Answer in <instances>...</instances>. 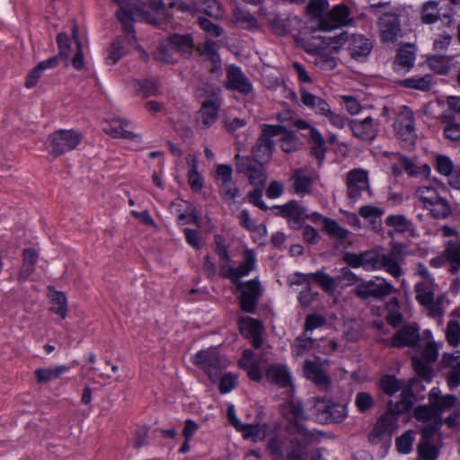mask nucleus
<instances>
[{
	"label": "nucleus",
	"mask_w": 460,
	"mask_h": 460,
	"mask_svg": "<svg viewBox=\"0 0 460 460\" xmlns=\"http://www.w3.org/2000/svg\"><path fill=\"white\" fill-rule=\"evenodd\" d=\"M433 75L426 74L422 76H412L399 82V85L408 89L429 92L434 84Z\"/></svg>",
	"instance_id": "4c0bfd02"
},
{
	"label": "nucleus",
	"mask_w": 460,
	"mask_h": 460,
	"mask_svg": "<svg viewBox=\"0 0 460 460\" xmlns=\"http://www.w3.org/2000/svg\"><path fill=\"white\" fill-rule=\"evenodd\" d=\"M49 290L52 291L50 295L51 302L57 305V307H52L51 311L60 315L62 319H65L67 313V301L66 295L63 292L56 291L52 287H49Z\"/></svg>",
	"instance_id": "5fc2aeb1"
},
{
	"label": "nucleus",
	"mask_w": 460,
	"mask_h": 460,
	"mask_svg": "<svg viewBox=\"0 0 460 460\" xmlns=\"http://www.w3.org/2000/svg\"><path fill=\"white\" fill-rule=\"evenodd\" d=\"M240 291V307L242 311L249 314L256 312L260 298L263 295V289L258 279L249 281H241L235 286Z\"/></svg>",
	"instance_id": "9d476101"
},
{
	"label": "nucleus",
	"mask_w": 460,
	"mask_h": 460,
	"mask_svg": "<svg viewBox=\"0 0 460 460\" xmlns=\"http://www.w3.org/2000/svg\"><path fill=\"white\" fill-rule=\"evenodd\" d=\"M167 42L180 53L182 57L190 58L195 49L193 37L191 34H171L167 38Z\"/></svg>",
	"instance_id": "a878e982"
},
{
	"label": "nucleus",
	"mask_w": 460,
	"mask_h": 460,
	"mask_svg": "<svg viewBox=\"0 0 460 460\" xmlns=\"http://www.w3.org/2000/svg\"><path fill=\"white\" fill-rule=\"evenodd\" d=\"M267 424H243L238 431L242 432L243 438L253 441L262 440L266 437Z\"/></svg>",
	"instance_id": "49530a36"
},
{
	"label": "nucleus",
	"mask_w": 460,
	"mask_h": 460,
	"mask_svg": "<svg viewBox=\"0 0 460 460\" xmlns=\"http://www.w3.org/2000/svg\"><path fill=\"white\" fill-rule=\"evenodd\" d=\"M436 434H429L426 438L421 435L418 444V455L422 460H437L439 455V447L433 440Z\"/></svg>",
	"instance_id": "7c9ffc66"
},
{
	"label": "nucleus",
	"mask_w": 460,
	"mask_h": 460,
	"mask_svg": "<svg viewBox=\"0 0 460 460\" xmlns=\"http://www.w3.org/2000/svg\"><path fill=\"white\" fill-rule=\"evenodd\" d=\"M48 149L54 158L74 150L82 141V135L73 129H59L49 137Z\"/></svg>",
	"instance_id": "39448f33"
},
{
	"label": "nucleus",
	"mask_w": 460,
	"mask_h": 460,
	"mask_svg": "<svg viewBox=\"0 0 460 460\" xmlns=\"http://www.w3.org/2000/svg\"><path fill=\"white\" fill-rule=\"evenodd\" d=\"M385 224L399 234H404L412 227L411 221L404 215H390L386 217Z\"/></svg>",
	"instance_id": "864d4df0"
},
{
	"label": "nucleus",
	"mask_w": 460,
	"mask_h": 460,
	"mask_svg": "<svg viewBox=\"0 0 460 460\" xmlns=\"http://www.w3.org/2000/svg\"><path fill=\"white\" fill-rule=\"evenodd\" d=\"M314 64L322 70L330 71L336 67V58L326 52H315Z\"/></svg>",
	"instance_id": "774afa93"
},
{
	"label": "nucleus",
	"mask_w": 460,
	"mask_h": 460,
	"mask_svg": "<svg viewBox=\"0 0 460 460\" xmlns=\"http://www.w3.org/2000/svg\"><path fill=\"white\" fill-rule=\"evenodd\" d=\"M305 376L307 379L314 382L316 385L328 388L331 384L329 376L323 368V365L319 362V358L314 361L306 360L304 366Z\"/></svg>",
	"instance_id": "393cba45"
},
{
	"label": "nucleus",
	"mask_w": 460,
	"mask_h": 460,
	"mask_svg": "<svg viewBox=\"0 0 460 460\" xmlns=\"http://www.w3.org/2000/svg\"><path fill=\"white\" fill-rule=\"evenodd\" d=\"M226 358L214 349L200 350L194 358V363L201 366L213 383L218 381L222 369L226 367Z\"/></svg>",
	"instance_id": "ddd939ff"
},
{
	"label": "nucleus",
	"mask_w": 460,
	"mask_h": 460,
	"mask_svg": "<svg viewBox=\"0 0 460 460\" xmlns=\"http://www.w3.org/2000/svg\"><path fill=\"white\" fill-rule=\"evenodd\" d=\"M402 391H408L409 394H411L410 399L413 405L414 402L424 398V394L422 393L425 391V386L423 385L421 379L420 380L418 378H411L406 382V385ZM402 394H400V399L402 398Z\"/></svg>",
	"instance_id": "3c124183"
},
{
	"label": "nucleus",
	"mask_w": 460,
	"mask_h": 460,
	"mask_svg": "<svg viewBox=\"0 0 460 460\" xmlns=\"http://www.w3.org/2000/svg\"><path fill=\"white\" fill-rule=\"evenodd\" d=\"M385 214V209L375 205H365L358 209V215L367 220L375 231H379L381 227V217Z\"/></svg>",
	"instance_id": "c9c22d12"
},
{
	"label": "nucleus",
	"mask_w": 460,
	"mask_h": 460,
	"mask_svg": "<svg viewBox=\"0 0 460 460\" xmlns=\"http://www.w3.org/2000/svg\"><path fill=\"white\" fill-rule=\"evenodd\" d=\"M224 85L227 90L237 92L242 95L247 96L253 93L251 80L236 65H230L226 68V78Z\"/></svg>",
	"instance_id": "dca6fc26"
},
{
	"label": "nucleus",
	"mask_w": 460,
	"mask_h": 460,
	"mask_svg": "<svg viewBox=\"0 0 460 460\" xmlns=\"http://www.w3.org/2000/svg\"><path fill=\"white\" fill-rule=\"evenodd\" d=\"M426 61L429 68L436 74L447 75L450 70V59L447 56H429Z\"/></svg>",
	"instance_id": "8fccbe9b"
},
{
	"label": "nucleus",
	"mask_w": 460,
	"mask_h": 460,
	"mask_svg": "<svg viewBox=\"0 0 460 460\" xmlns=\"http://www.w3.org/2000/svg\"><path fill=\"white\" fill-rule=\"evenodd\" d=\"M349 9L345 4L335 5L329 13L327 19H321L318 30L330 31L347 23L349 16Z\"/></svg>",
	"instance_id": "4be33fe9"
},
{
	"label": "nucleus",
	"mask_w": 460,
	"mask_h": 460,
	"mask_svg": "<svg viewBox=\"0 0 460 460\" xmlns=\"http://www.w3.org/2000/svg\"><path fill=\"white\" fill-rule=\"evenodd\" d=\"M439 119L442 123H447L443 133L446 138L451 141L460 140V123L455 121V116L451 112H444L440 115Z\"/></svg>",
	"instance_id": "a19ab883"
},
{
	"label": "nucleus",
	"mask_w": 460,
	"mask_h": 460,
	"mask_svg": "<svg viewBox=\"0 0 460 460\" xmlns=\"http://www.w3.org/2000/svg\"><path fill=\"white\" fill-rule=\"evenodd\" d=\"M69 369V367L64 365L51 368H37L34 371V375L38 384H46L52 380L58 379Z\"/></svg>",
	"instance_id": "79ce46f5"
},
{
	"label": "nucleus",
	"mask_w": 460,
	"mask_h": 460,
	"mask_svg": "<svg viewBox=\"0 0 460 460\" xmlns=\"http://www.w3.org/2000/svg\"><path fill=\"white\" fill-rule=\"evenodd\" d=\"M451 366L447 375V382L448 386L453 389L460 385V361L457 357L450 356L447 359Z\"/></svg>",
	"instance_id": "052dcab7"
},
{
	"label": "nucleus",
	"mask_w": 460,
	"mask_h": 460,
	"mask_svg": "<svg viewBox=\"0 0 460 460\" xmlns=\"http://www.w3.org/2000/svg\"><path fill=\"white\" fill-rule=\"evenodd\" d=\"M379 383L380 388L388 396H393L399 391L402 394V389L406 385L405 381L398 379L393 375L383 376Z\"/></svg>",
	"instance_id": "c03bdc74"
},
{
	"label": "nucleus",
	"mask_w": 460,
	"mask_h": 460,
	"mask_svg": "<svg viewBox=\"0 0 460 460\" xmlns=\"http://www.w3.org/2000/svg\"><path fill=\"white\" fill-rule=\"evenodd\" d=\"M283 131H285L284 126L263 124L261 132L255 145L252 147V157L263 163L270 162L275 149V143L272 138L280 135Z\"/></svg>",
	"instance_id": "20e7f679"
},
{
	"label": "nucleus",
	"mask_w": 460,
	"mask_h": 460,
	"mask_svg": "<svg viewBox=\"0 0 460 460\" xmlns=\"http://www.w3.org/2000/svg\"><path fill=\"white\" fill-rule=\"evenodd\" d=\"M173 48L166 41L158 45L156 50L154 52V58L164 64H174L177 59L174 57Z\"/></svg>",
	"instance_id": "603ef678"
},
{
	"label": "nucleus",
	"mask_w": 460,
	"mask_h": 460,
	"mask_svg": "<svg viewBox=\"0 0 460 460\" xmlns=\"http://www.w3.org/2000/svg\"><path fill=\"white\" fill-rule=\"evenodd\" d=\"M281 134H283V136L281 137L280 148L283 152L289 154L298 150L299 140L294 132L285 128V131Z\"/></svg>",
	"instance_id": "69168bd1"
},
{
	"label": "nucleus",
	"mask_w": 460,
	"mask_h": 460,
	"mask_svg": "<svg viewBox=\"0 0 460 460\" xmlns=\"http://www.w3.org/2000/svg\"><path fill=\"white\" fill-rule=\"evenodd\" d=\"M383 254L376 250H367L360 253L345 252L342 261L351 268L362 267L366 270H380Z\"/></svg>",
	"instance_id": "2eb2a0df"
},
{
	"label": "nucleus",
	"mask_w": 460,
	"mask_h": 460,
	"mask_svg": "<svg viewBox=\"0 0 460 460\" xmlns=\"http://www.w3.org/2000/svg\"><path fill=\"white\" fill-rule=\"evenodd\" d=\"M381 40L385 42H395L401 34L399 15L394 13H385L379 18Z\"/></svg>",
	"instance_id": "412c9836"
},
{
	"label": "nucleus",
	"mask_w": 460,
	"mask_h": 460,
	"mask_svg": "<svg viewBox=\"0 0 460 460\" xmlns=\"http://www.w3.org/2000/svg\"><path fill=\"white\" fill-rule=\"evenodd\" d=\"M234 159L236 171L247 176L252 185H265L267 175L263 167V162L249 155L242 156L240 155H236Z\"/></svg>",
	"instance_id": "9b49d317"
},
{
	"label": "nucleus",
	"mask_w": 460,
	"mask_h": 460,
	"mask_svg": "<svg viewBox=\"0 0 460 460\" xmlns=\"http://www.w3.org/2000/svg\"><path fill=\"white\" fill-rule=\"evenodd\" d=\"M196 50L200 56H206L212 63L213 66L210 73H216L221 69V59L217 50L216 42L207 40L203 44L198 45Z\"/></svg>",
	"instance_id": "f704fd0d"
},
{
	"label": "nucleus",
	"mask_w": 460,
	"mask_h": 460,
	"mask_svg": "<svg viewBox=\"0 0 460 460\" xmlns=\"http://www.w3.org/2000/svg\"><path fill=\"white\" fill-rule=\"evenodd\" d=\"M312 402L311 415L321 424L340 423L347 417V408L344 404L319 397L313 398Z\"/></svg>",
	"instance_id": "7ed1b4c3"
},
{
	"label": "nucleus",
	"mask_w": 460,
	"mask_h": 460,
	"mask_svg": "<svg viewBox=\"0 0 460 460\" xmlns=\"http://www.w3.org/2000/svg\"><path fill=\"white\" fill-rule=\"evenodd\" d=\"M215 180L218 186V193L222 199L233 204L236 198L240 197V190L236 181L233 180V169L229 164H218L217 166Z\"/></svg>",
	"instance_id": "1a4fd4ad"
},
{
	"label": "nucleus",
	"mask_w": 460,
	"mask_h": 460,
	"mask_svg": "<svg viewBox=\"0 0 460 460\" xmlns=\"http://www.w3.org/2000/svg\"><path fill=\"white\" fill-rule=\"evenodd\" d=\"M411 365L416 375L424 382L430 383L433 378V369L427 363L423 362L418 357L411 358Z\"/></svg>",
	"instance_id": "4d7b16f0"
},
{
	"label": "nucleus",
	"mask_w": 460,
	"mask_h": 460,
	"mask_svg": "<svg viewBox=\"0 0 460 460\" xmlns=\"http://www.w3.org/2000/svg\"><path fill=\"white\" fill-rule=\"evenodd\" d=\"M416 49L413 44L405 43L398 50L393 61V69L396 73H407L414 65Z\"/></svg>",
	"instance_id": "5701e85b"
},
{
	"label": "nucleus",
	"mask_w": 460,
	"mask_h": 460,
	"mask_svg": "<svg viewBox=\"0 0 460 460\" xmlns=\"http://www.w3.org/2000/svg\"><path fill=\"white\" fill-rule=\"evenodd\" d=\"M290 181L293 182L294 191L297 195L304 196L311 192L314 179L306 174L305 168L296 169L290 177Z\"/></svg>",
	"instance_id": "c85d7f7f"
},
{
	"label": "nucleus",
	"mask_w": 460,
	"mask_h": 460,
	"mask_svg": "<svg viewBox=\"0 0 460 460\" xmlns=\"http://www.w3.org/2000/svg\"><path fill=\"white\" fill-rule=\"evenodd\" d=\"M349 127L356 138L367 144H371L379 133L378 123H375L370 116L363 119H351L349 122Z\"/></svg>",
	"instance_id": "a211bd4d"
},
{
	"label": "nucleus",
	"mask_w": 460,
	"mask_h": 460,
	"mask_svg": "<svg viewBox=\"0 0 460 460\" xmlns=\"http://www.w3.org/2000/svg\"><path fill=\"white\" fill-rule=\"evenodd\" d=\"M116 16L120 22L123 31L128 35V41H135L137 40L136 31L134 29V16L139 17L142 21L150 23L157 28L166 29V25L169 23L164 20V17H156L155 14L147 10H145L141 6L136 8H128L120 6L116 12Z\"/></svg>",
	"instance_id": "f03ea898"
},
{
	"label": "nucleus",
	"mask_w": 460,
	"mask_h": 460,
	"mask_svg": "<svg viewBox=\"0 0 460 460\" xmlns=\"http://www.w3.org/2000/svg\"><path fill=\"white\" fill-rule=\"evenodd\" d=\"M394 156L398 159L403 171L411 177L429 175L430 172V167L426 164L421 166H417L411 159L400 153H395Z\"/></svg>",
	"instance_id": "58836bf2"
},
{
	"label": "nucleus",
	"mask_w": 460,
	"mask_h": 460,
	"mask_svg": "<svg viewBox=\"0 0 460 460\" xmlns=\"http://www.w3.org/2000/svg\"><path fill=\"white\" fill-rule=\"evenodd\" d=\"M373 49L370 39L360 34H353L349 44V55L357 61H364Z\"/></svg>",
	"instance_id": "b1692460"
},
{
	"label": "nucleus",
	"mask_w": 460,
	"mask_h": 460,
	"mask_svg": "<svg viewBox=\"0 0 460 460\" xmlns=\"http://www.w3.org/2000/svg\"><path fill=\"white\" fill-rule=\"evenodd\" d=\"M238 219L240 225L250 232H262L263 234L267 233L266 226L264 225H256V223L251 218L247 209H243L239 213Z\"/></svg>",
	"instance_id": "338daca9"
},
{
	"label": "nucleus",
	"mask_w": 460,
	"mask_h": 460,
	"mask_svg": "<svg viewBox=\"0 0 460 460\" xmlns=\"http://www.w3.org/2000/svg\"><path fill=\"white\" fill-rule=\"evenodd\" d=\"M420 328L416 323L402 325L392 337V345L396 348L411 347L420 349Z\"/></svg>",
	"instance_id": "aec40b11"
},
{
	"label": "nucleus",
	"mask_w": 460,
	"mask_h": 460,
	"mask_svg": "<svg viewBox=\"0 0 460 460\" xmlns=\"http://www.w3.org/2000/svg\"><path fill=\"white\" fill-rule=\"evenodd\" d=\"M299 93L302 104L306 108L312 110L317 115L321 116L322 113H323V111L329 105L324 99L309 93L304 87L300 88Z\"/></svg>",
	"instance_id": "72a5a7b5"
},
{
	"label": "nucleus",
	"mask_w": 460,
	"mask_h": 460,
	"mask_svg": "<svg viewBox=\"0 0 460 460\" xmlns=\"http://www.w3.org/2000/svg\"><path fill=\"white\" fill-rule=\"evenodd\" d=\"M219 108L220 103L217 100L209 99L203 102L198 112L199 120L201 121L202 128H208L216 122Z\"/></svg>",
	"instance_id": "cd10ccee"
},
{
	"label": "nucleus",
	"mask_w": 460,
	"mask_h": 460,
	"mask_svg": "<svg viewBox=\"0 0 460 460\" xmlns=\"http://www.w3.org/2000/svg\"><path fill=\"white\" fill-rule=\"evenodd\" d=\"M266 378L281 387H287L291 384V376L287 367L280 364L270 365L267 368Z\"/></svg>",
	"instance_id": "c756f323"
},
{
	"label": "nucleus",
	"mask_w": 460,
	"mask_h": 460,
	"mask_svg": "<svg viewBox=\"0 0 460 460\" xmlns=\"http://www.w3.org/2000/svg\"><path fill=\"white\" fill-rule=\"evenodd\" d=\"M435 218H446L451 214V208L447 200L439 197L438 200L429 205L428 208Z\"/></svg>",
	"instance_id": "e2e57ef3"
},
{
	"label": "nucleus",
	"mask_w": 460,
	"mask_h": 460,
	"mask_svg": "<svg viewBox=\"0 0 460 460\" xmlns=\"http://www.w3.org/2000/svg\"><path fill=\"white\" fill-rule=\"evenodd\" d=\"M256 265V256L252 250H245L243 254V261L240 263V265L236 268L238 278L241 280V278L247 276L252 270L255 269Z\"/></svg>",
	"instance_id": "13d9d810"
},
{
	"label": "nucleus",
	"mask_w": 460,
	"mask_h": 460,
	"mask_svg": "<svg viewBox=\"0 0 460 460\" xmlns=\"http://www.w3.org/2000/svg\"><path fill=\"white\" fill-rule=\"evenodd\" d=\"M457 402V398L454 394L442 395L441 391L438 387H433L429 394V402L433 405L437 412L442 413L453 408Z\"/></svg>",
	"instance_id": "bb28decb"
},
{
	"label": "nucleus",
	"mask_w": 460,
	"mask_h": 460,
	"mask_svg": "<svg viewBox=\"0 0 460 460\" xmlns=\"http://www.w3.org/2000/svg\"><path fill=\"white\" fill-rule=\"evenodd\" d=\"M402 398L394 403L392 400L387 402V410L376 420L374 429L368 435L372 444H378L385 437H390L397 428L398 416L408 412L412 408L411 394L403 391Z\"/></svg>",
	"instance_id": "f257e3e1"
},
{
	"label": "nucleus",
	"mask_w": 460,
	"mask_h": 460,
	"mask_svg": "<svg viewBox=\"0 0 460 460\" xmlns=\"http://www.w3.org/2000/svg\"><path fill=\"white\" fill-rule=\"evenodd\" d=\"M126 54L121 39H116L107 49L105 62L107 65H115Z\"/></svg>",
	"instance_id": "6e6d98bb"
},
{
	"label": "nucleus",
	"mask_w": 460,
	"mask_h": 460,
	"mask_svg": "<svg viewBox=\"0 0 460 460\" xmlns=\"http://www.w3.org/2000/svg\"><path fill=\"white\" fill-rule=\"evenodd\" d=\"M394 129L402 148L411 149L415 146L417 136L414 127V115L408 107L404 106L396 117L394 122Z\"/></svg>",
	"instance_id": "423d86ee"
},
{
	"label": "nucleus",
	"mask_w": 460,
	"mask_h": 460,
	"mask_svg": "<svg viewBox=\"0 0 460 460\" xmlns=\"http://www.w3.org/2000/svg\"><path fill=\"white\" fill-rule=\"evenodd\" d=\"M275 216L288 219L289 226L294 230H299L306 217V208L302 207L297 200L292 199L284 205H276L270 208Z\"/></svg>",
	"instance_id": "4468645a"
},
{
	"label": "nucleus",
	"mask_w": 460,
	"mask_h": 460,
	"mask_svg": "<svg viewBox=\"0 0 460 460\" xmlns=\"http://www.w3.org/2000/svg\"><path fill=\"white\" fill-rule=\"evenodd\" d=\"M233 22L239 27L252 30L258 26L257 20L248 11L236 7L233 13Z\"/></svg>",
	"instance_id": "de8ad7c7"
},
{
	"label": "nucleus",
	"mask_w": 460,
	"mask_h": 460,
	"mask_svg": "<svg viewBox=\"0 0 460 460\" xmlns=\"http://www.w3.org/2000/svg\"><path fill=\"white\" fill-rule=\"evenodd\" d=\"M239 323L241 324H246L250 328L252 333V346L255 349H259L262 345V339L260 335V330L261 328V322L252 317H242L239 319Z\"/></svg>",
	"instance_id": "bf43d9fd"
},
{
	"label": "nucleus",
	"mask_w": 460,
	"mask_h": 460,
	"mask_svg": "<svg viewBox=\"0 0 460 460\" xmlns=\"http://www.w3.org/2000/svg\"><path fill=\"white\" fill-rule=\"evenodd\" d=\"M443 255L450 264L449 272L453 275L458 273L460 270V242L448 241Z\"/></svg>",
	"instance_id": "e433bc0d"
},
{
	"label": "nucleus",
	"mask_w": 460,
	"mask_h": 460,
	"mask_svg": "<svg viewBox=\"0 0 460 460\" xmlns=\"http://www.w3.org/2000/svg\"><path fill=\"white\" fill-rule=\"evenodd\" d=\"M307 446L308 443L305 439L292 438L281 460H307Z\"/></svg>",
	"instance_id": "473e14b6"
},
{
	"label": "nucleus",
	"mask_w": 460,
	"mask_h": 460,
	"mask_svg": "<svg viewBox=\"0 0 460 460\" xmlns=\"http://www.w3.org/2000/svg\"><path fill=\"white\" fill-rule=\"evenodd\" d=\"M394 291V288L389 282L385 279L376 277L375 279L361 280L360 283L356 285L353 293L361 300L373 298L382 301Z\"/></svg>",
	"instance_id": "0eeeda50"
},
{
	"label": "nucleus",
	"mask_w": 460,
	"mask_h": 460,
	"mask_svg": "<svg viewBox=\"0 0 460 460\" xmlns=\"http://www.w3.org/2000/svg\"><path fill=\"white\" fill-rule=\"evenodd\" d=\"M347 197L356 201L364 190L370 191V185L367 172L363 169H352L346 177Z\"/></svg>",
	"instance_id": "f3484780"
},
{
	"label": "nucleus",
	"mask_w": 460,
	"mask_h": 460,
	"mask_svg": "<svg viewBox=\"0 0 460 460\" xmlns=\"http://www.w3.org/2000/svg\"><path fill=\"white\" fill-rule=\"evenodd\" d=\"M439 2L438 1H427L421 6L420 20L424 24H433L437 22L440 17L439 12Z\"/></svg>",
	"instance_id": "a18cd8bd"
},
{
	"label": "nucleus",
	"mask_w": 460,
	"mask_h": 460,
	"mask_svg": "<svg viewBox=\"0 0 460 460\" xmlns=\"http://www.w3.org/2000/svg\"><path fill=\"white\" fill-rule=\"evenodd\" d=\"M284 448L285 442L281 438L274 436L268 439L266 451L271 456V460H281L284 456Z\"/></svg>",
	"instance_id": "680f3d73"
},
{
	"label": "nucleus",
	"mask_w": 460,
	"mask_h": 460,
	"mask_svg": "<svg viewBox=\"0 0 460 460\" xmlns=\"http://www.w3.org/2000/svg\"><path fill=\"white\" fill-rule=\"evenodd\" d=\"M38 261V252L33 248L22 252V264L18 274V281L23 282L34 272Z\"/></svg>",
	"instance_id": "2f4dec72"
},
{
	"label": "nucleus",
	"mask_w": 460,
	"mask_h": 460,
	"mask_svg": "<svg viewBox=\"0 0 460 460\" xmlns=\"http://www.w3.org/2000/svg\"><path fill=\"white\" fill-rule=\"evenodd\" d=\"M283 417L296 429L299 435H307V430L301 424L302 421L307 420V416L304 412L301 402L296 399H291L280 405Z\"/></svg>",
	"instance_id": "6ab92c4d"
},
{
	"label": "nucleus",
	"mask_w": 460,
	"mask_h": 460,
	"mask_svg": "<svg viewBox=\"0 0 460 460\" xmlns=\"http://www.w3.org/2000/svg\"><path fill=\"white\" fill-rule=\"evenodd\" d=\"M310 141L312 146L310 147L311 155L314 156L320 163H322L325 157L326 147L325 140L317 128H311Z\"/></svg>",
	"instance_id": "37998d69"
},
{
	"label": "nucleus",
	"mask_w": 460,
	"mask_h": 460,
	"mask_svg": "<svg viewBox=\"0 0 460 460\" xmlns=\"http://www.w3.org/2000/svg\"><path fill=\"white\" fill-rule=\"evenodd\" d=\"M414 419L421 422L423 425L420 428V435L425 436L429 434H437L443 425V418L436 409L429 404L418 405L413 411Z\"/></svg>",
	"instance_id": "f8f14e48"
},
{
	"label": "nucleus",
	"mask_w": 460,
	"mask_h": 460,
	"mask_svg": "<svg viewBox=\"0 0 460 460\" xmlns=\"http://www.w3.org/2000/svg\"><path fill=\"white\" fill-rule=\"evenodd\" d=\"M128 122L125 119H113L109 124V128H105L107 134H110L113 137H122L125 139L135 140L139 138V136L129 131L126 128Z\"/></svg>",
	"instance_id": "ea45409f"
},
{
	"label": "nucleus",
	"mask_w": 460,
	"mask_h": 460,
	"mask_svg": "<svg viewBox=\"0 0 460 460\" xmlns=\"http://www.w3.org/2000/svg\"><path fill=\"white\" fill-rule=\"evenodd\" d=\"M438 288V286L434 280H422L418 282L414 287L417 302L426 307L432 316L442 314V309L440 307L442 297H435V292Z\"/></svg>",
	"instance_id": "6e6552de"
},
{
	"label": "nucleus",
	"mask_w": 460,
	"mask_h": 460,
	"mask_svg": "<svg viewBox=\"0 0 460 460\" xmlns=\"http://www.w3.org/2000/svg\"><path fill=\"white\" fill-rule=\"evenodd\" d=\"M323 230L331 237L338 241H344L348 238L349 231L341 226L337 221L332 218H325Z\"/></svg>",
	"instance_id": "09e8293b"
},
{
	"label": "nucleus",
	"mask_w": 460,
	"mask_h": 460,
	"mask_svg": "<svg viewBox=\"0 0 460 460\" xmlns=\"http://www.w3.org/2000/svg\"><path fill=\"white\" fill-rule=\"evenodd\" d=\"M308 277L313 279L326 292H332L336 288L335 279L323 270L311 273Z\"/></svg>",
	"instance_id": "0e129e2a"
}]
</instances>
